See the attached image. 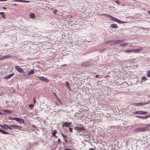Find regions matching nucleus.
I'll return each instance as SVG.
<instances>
[{"label":"nucleus","instance_id":"f257e3e1","mask_svg":"<svg viewBox=\"0 0 150 150\" xmlns=\"http://www.w3.org/2000/svg\"><path fill=\"white\" fill-rule=\"evenodd\" d=\"M147 130L146 127H139L136 128L134 129V131L135 132H143Z\"/></svg>","mask_w":150,"mask_h":150},{"label":"nucleus","instance_id":"f03ea898","mask_svg":"<svg viewBox=\"0 0 150 150\" xmlns=\"http://www.w3.org/2000/svg\"><path fill=\"white\" fill-rule=\"evenodd\" d=\"M149 103V102L146 103H133L131 104V105L135 106H141L143 105H146Z\"/></svg>","mask_w":150,"mask_h":150},{"label":"nucleus","instance_id":"7ed1b4c3","mask_svg":"<svg viewBox=\"0 0 150 150\" xmlns=\"http://www.w3.org/2000/svg\"><path fill=\"white\" fill-rule=\"evenodd\" d=\"M75 130L78 132H81L82 131H85L86 129L83 127H76L75 128Z\"/></svg>","mask_w":150,"mask_h":150},{"label":"nucleus","instance_id":"20e7f679","mask_svg":"<svg viewBox=\"0 0 150 150\" xmlns=\"http://www.w3.org/2000/svg\"><path fill=\"white\" fill-rule=\"evenodd\" d=\"M147 113V112L145 111H135V112H133V113L135 114H146Z\"/></svg>","mask_w":150,"mask_h":150},{"label":"nucleus","instance_id":"39448f33","mask_svg":"<svg viewBox=\"0 0 150 150\" xmlns=\"http://www.w3.org/2000/svg\"><path fill=\"white\" fill-rule=\"evenodd\" d=\"M38 78L40 80L43 81L45 82H49V80L44 77L38 76Z\"/></svg>","mask_w":150,"mask_h":150},{"label":"nucleus","instance_id":"423d86ee","mask_svg":"<svg viewBox=\"0 0 150 150\" xmlns=\"http://www.w3.org/2000/svg\"><path fill=\"white\" fill-rule=\"evenodd\" d=\"M105 44H110V45H113L115 44V40H109L105 42Z\"/></svg>","mask_w":150,"mask_h":150},{"label":"nucleus","instance_id":"0eeeda50","mask_svg":"<svg viewBox=\"0 0 150 150\" xmlns=\"http://www.w3.org/2000/svg\"><path fill=\"white\" fill-rule=\"evenodd\" d=\"M14 75V73L8 74V76H4L3 78L5 79H9Z\"/></svg>","mask_w":150,"mask_h":150},{"label":"nucleus","instance_id":"6e6552de","mask_svg":"<svg viewBox=\"0 0 150 150\" xmlns=\"http://www.w3.org/2000/svg\"><path fill=\"white\" fill-rule=\"evenodd\" d=\"M71 122H65L63 124L62 126L63 127H68L70 126L71 125Z\"/></svg>","mask_w":150,"mask_h":150},{"label":"nucleus","instance_id":"1a4fd4ad","mask_svg":"<svg viewBox=\"0 0 150 150\" xmlns=\"http://www.w3.org/2000/svg\"><path fill=\"white\" fill-rule=\"evenodd\" d=\"M16 69L19 72L23 73V70L22 69L20 68L19 66H16Z\"/></svg>","mask_w":150,"mask_h":150},{"label":"nucleus","instance_id":"9d476101","mask_svg":"<svg viewBox=\"0 0 150 150\" xmlns=\"http://www.w3.org/2000/svg\"><path fill=\"white\" fill-rule=\"evenodd\" d=\"M136 117L138 118L142 119H145L146 118H148L150 117V115H147L146 116H145L144 117H142L139 116H137Z\"/></svg>","mask_w":150,"mask_h":150},{"label":"nucleus","instance_id":"9b49d317","mask_svg":"<svg viewBox=\"0 0 150 150\" xmlns=\"http://www.w3.org/2000/svg\"><path fill=\"white\" fill-rule=\"evenodd\" d=\"M91 64L90 62H86L83 63L81 64V66H90L91 65Z\"/></svg>","mask_w":150,"mask_h":150},{"label":"nucleus","instance_id":"f8f14e48","mask_svg":"<svg viewBox=\"0 0 150 150\" xmlns=\"http://www.w3.org/2000/svg\"><path fill=\"white\" fill-rule=\"evenodd\" d=\"M124 40H118L116 41L115 40V44H117L118 43H120L122 42H124Z\"/></svg>","mask_w":150,"mask_h":150},{"label":"nucleus","instance_id":"ddd939ff","mask_svg":"<svg viewBox=\"0 0 150 150\" xmlns=\"http://www.w3.org/2000/svg\"><path fill=\"white\" fill-rule=\"evenodd\" d=\"M13 1H16V2H26V3L29 2V1L23 0H14Z\"/></svg>","mask_w":150,"mask_h":150},{"label":"nucleus","instance_id":"4468645a","mask_svg":"<svg viewBox=\"0 0 150 150\" xmlns=\"http://www.w3.org/2000/svg\"><path fill=\"white\" fill-rule=\"evenodd\" d=\"M110 18L111 19V21H115L117 22L118 19H117V18H115L114 17L111 16Z\"/></svg>","mask_w":150,"mask_h":150},{"label":"nucleus","instance_id":"2eb2a0df","mask_svg":"<svg viewBox=\"0 0 150 150\" xmlns=\"http://www.w3.org/2000/svg\"><path fill=\"white\" fill-rule=\"evenodd\" d=\"M13 127L15 129H20L21 128V126L16 125H13Z\"/></svg>","mask_w":150,"mask_h":150},{"label":"nucleus","instance_id":"dca6fc26","mask_svg":"<svg viewBox=\"0 0 150 150\" xmlns=\"http://www.w3.org/2000/svg\"><path fill=\"white\" fill-rule=\"evenodd\" d=\"M111 27L115 28H118V26L116 24H112L110 25Z\"/></svg>","mask_w":150,"mask_h":150},{"label":"nucleus","instance_id":"f3484780","mask_svg":"<svg viewBox=\"0 0 150 150\" xmlns=\"http://www.w3.org/2000/svg\"><path fill=\"white\" fill-rule=\"evenodd\" d=\"M29 16L31 18H33L35 17V15L33 13H29Z\"/></svg>","mask_w":150,"mask_h":150},{"label":"nucleus","instance_id":"a211bd4d","mask_svg":"<svg viewBox=\"0 0 150 150\" xmlns=\"http://www.w3.org/2000/svg\"><path fill=\"white\" fill-rule=\"evenodd\" d=\"M11 56L9 54H8L7 55L5 56L2 57V58L3 59H5L10 58V57H11Z\"/></svg>","mask_w":150,"mask_h":150},{"label":"nucleus","instance_id":"6ab92c4d","mask_svg":"<svg viewBox=\"0 0 150 150\" xmlns=\"http://www.w3.org/2000/svg\"><path fill=\"white\" fill-rule=\"evenodd\" d=\"M0 14L1 15L2 17L3 18H6V16L5 14H4V13L3 12H0Z\"/></svg>","mask_w":150,"mask_h":150},{"label":"nucleus","instance_id":"aec40b11","mask_svg":"<svg viewBox=\"0 0 150 150\" xmlns=\"http://www.w3.org/2000/svg\"><path fill=\"white\" fill-rule=\"evenodd\" d=\"M143 49V48L141 47L140 49H135V53H137L140 52Z\"/></svg>","mask_w":150,"mask_h":150},{"label":"nucleus","instance_id":"412c9836","mask_svg":"<svg viewBox=\"0 0 150 150\" xmlns=\"http://www.w3.org/2000/svg\"><path fill=\"white\" fill-rule=\"evenodd\" d=\"M146 76L148 77H150V70H148L146 71Z\"/></svg>","mask_w":150,"mask_h":150},{"label":"nucleus","instance_id":"4be33fe9","mask_svg":"<svg viewBox=\"0 0 150 150\" xmlns=\"http://www.w3.org/2000/svg\"><path fill=\"white\" fill-rule=\"evenodd\" d=\"M57 133V131L56 130H54L52 131V133L53 137L55 136V134L56 133Z\"/></svg>","mask_w":150,"mask_h":150},{"label":"nucleus","instance_id":"5701e85b","mask_svg":"<svg viewBox=\"0 0 150 150\" xmlns=\"http://www.w3.org/2000/svg\"><path fill=\"white\" fill-rule=\"evenodd\" d=\"M34 71L33 70L31 69L28 72V75L30 76L31 74H33L34 73Z\"/></svg>","mask_w":150,"mask_h":150},{"label":"nucleus","instance_id":"b1692460","mask_svg":"<svg viewBox=\"0 0 150 150\" xmlns=\"http://www.w3.org/2000/svg\"><path fill=\"white\" fill-rule=\"evenodd\" d=\"M2 111H4V112H6L8 113H11L12 112L11 111H10L6 110H2Z\"/></svg>","mask_w":150,"mask_h":150},{"label":"nucleus","instance_id":"393cba45","mask_svg":"<svg viewBox=\"0 0 150 150\" xmlns=\"http://www.w3.org/2000/svg\"><path fill=\"white\" fill-rule=\"evenodd\" d=\"M19 120H19V121L18 122L20 123H25L24 120L23 119L20 118Z\"/></svg>","mask_w":150,"mask_h":150},{"label":"nucleus","instance_id":"a878e982","mask_svg":"<svg viewBox=\"0 0 150 150\" xmlns=\"http://www.w3.org/2000/svg\"><path fill=\"white\" fill-rule=\"evenodd\" d=\"M1 132L2 133L4 134H9L8 132L3 130H1Z\"/></svg>","mask_w":150,"mask_h":150},{"label":"nucleus","instance_id":"bb28decb","mask_svg":"<svg viewBox=\"0 0 150 150\" xmlns=\"http://www.w3.org/2000/svg\"><path fill=\"white\" fill-rule=\"evenodd\" d=\"M117 22L120 24H123L125 23L126 22L124 21H121L118 19Z\"/></svg>","mask_w":150,"mask_h":150},{"label":"nucleus","instance_id":"cd10ccee","mask_svg":"<svg viewBox=\"0 0 150 150\" xmlns=\"http://www.w3.org/2000/svg\"><path fill=\"white\" fill-rule=\"evenodd\" d=\"M128 44L127 43H123L120 44V46H124L127 45Z\"/></svg>","mask_w":150,"mask_h":150},{"label":"nucleus","instance_id":"c85d7f7f","mask_svg":"<svg viewBox=\"0 0 150 150\" xmlns=\"http://www.w3.org/2000/svg\"><path fill=\"white\" fill-rule=\"evenodd\" d=\"M141 79L143 81H146L147 79L146 77H142L141 78Z\"/></svg>","mask_w":150,"mask_h":150},{"label":"nucleus","instance_id":"c756f323","mask_svg":"<svg viewBox=\"0 0 150 150\" xmlns=\"http://www.w3.org/2000/svg\"><path fill=\"white\" fill-rule=\"evenodd\" d=\"M4 125L5 127H7L9 129H10V130L12 129V128H11L10 127L8 126L7 124H4Z\"/></svg>","mask_w":150,"mask_h":150},{"label":"nucleus","instance_id":"7c9ffc66","mask_svg":"<svg viewBox=\"0 0 150 150\" xmlns=\"http://www.w3.org/2000/svg\"><path fill=\"white\" fill-rule=\"evenodd\" d=\"M105 50V49H101L99 50L98 52H102Z\"/></svg>","mask_w":150,"mask_h":150},{"label":"nucleus","instance_id":"2f4dec72","mask_svg":"<svg viewBox=\"0 0 150 150\" xmlns=\"http://www.w3.org/2000/svg\"><path fill=\"white\" fill-rule=\"evenodd\" d=\"M132 49L131 50H127L125 51V52L126 53H128V52H132Z\"/></svg>","mask_w":150,"mask_h":150},{"label":"nucleus","instance_id":"473e14b6","mask_svg":"<svg viewBox=\"0 0 150 150\" xmlns=\"http://www.w3.org/2000/svg\"><path fill=\"white\" fill-rule=\"evenodd\" d=\"M62 136L64 138L67 137V136L66 135L63 134V132L61 133Z\"/></svg>","mask_w":150,"mask_h":150},{"label":"nucleus","instance_id":"72a5a7b5","mask_svg":"<svg viewBox=\"0 0 150 150\" xmlns=\"http://www.w3.org/2000/svg\"><path fill=\"white\" fill-rule=\"evenodd\" d=\"M0 127L4 129L7 130V129L6 128L1 125H0Z\"/></svg>","mask_w":150,"mask_h":150},{"label":"nucleus","instance_id":"f704fd0d","mask_svg":"<svg viewBox=\"0 0 150 150\" xmlns=\"http://www.w3.org/2000/svg\"><path fill=\"white\" fill-rule=\"evenodd\" d=\"M8 119L9 120H15V117H8Z\"/></svg>","mask_w":150,"mask_h":150},{"label":"nucleus","instance_id":"c9c22d12","mask_svg":"<svg viewBox=\"0 0 150 150\" xmlns=\"http://www.w3.org/2000/svg\"><path fill=\"white\" fill-rule=\"evenodd\" d=\"M20 118H19V117H15V120L16 121L18 122L19 121V120H20L19 119H20Z\"/></svg>","mask_w":150,"mask_h":150},{"label":"nucleus","instance_id":"e433bc0d","mask_svg":"<svg viewBox=\"0 0 150 150\" xmlns=\"http://www.w3.org/2000/svg\"><path fill=\"white\" fill-rule=\"evenodd\" d=\"M29 107L30 108H32L34 106V105L33 104H31L28 105Z\"/></svg>","mask_w":150,"mask_h":150},{"label":"nucleus","instance_id":"4c0bfd02","mask_svg":"<svg viewBox=\"0 0 150 150\" xmlns=\"http://www.w3.org/2000/svg\"><path fill=\"white\" fill-rule=\"evenodd\" d=\"M66 85H67V87L68 88H69V83H68V82H66Z\"/></svg>","mask_w":150,"mask_h":150},{"label":"nucleus","instance_id":"58836bf2","mask_svg":"<svg viewBox=\"0 0 150 150\" xmlns=\"http://www.w3.org/2000/svg\"><path fill=\"white\" fill-rule=\"evenodd\" d=\"M105 16H106L107 17H109V18H110L111 16L110 15H109L108 14H105Z\"/></svg>","mask_w":150,"mask_h":150},{"label":"nucleus","instance_id":"ea45409f","mask_svg":"<svg viewBox=\"0 0 150 150\" xmlns=\"http://www.w3.org/2000/svg\"><path fill=\"white\" fill-rule=\"evenodd\" d=\"M69 131L70 132L72 133L73 132L72 129L70 127H69Z\"/></svg>","mask_w":150,"mask_h":150},{"label":"nucleus","instance_id":"a19ab883","mask_svg":"<svg viewBox=\"0 0 150 150\" xmlns=\"http://www.w3.org/2000/svg\"><path fill=\"white\" fill-rule=\"evenodd\" d=\"M88 150H96V149L95 148H91Z\"/></svg>","mask_w":150,"mask_h":150},{"label":"nucleus","instance_id":"79ce46f5","mask_svg":"<svg viewBox=\"0 0 150 150\" xmlns=\"http://www.w3.org/2000/svg\"><path fill=\"white\" fill-rule=\"evenodd\" d=\"M57 11V10H56V9H54L53 12V13L55 14H56V11Z\"/></svg>","mask_w":150,"mask_h":150},{"label":"nucleus","instance_id":"37998d69","mask_svg":"<svg viewBox=\"0 0 150 150\" xmlns=\"http://www.w3.org/2000/svg\"><path fill=\"white\" fill-rule=\"evenodd\" d=\"M57 141H58V143H59L60 144H61L60 139H58Z\"/></svg>","mask_w":150,"mask_h":150},{"label":"nucleus","instance_id":"c03bdc74","mask_svg":"<svg viewBox=\"0 0 150 150\" xmlns=\"http://www.w3.org/2000/svg\"><path fill=\"white\" fill-rule=\"evenodd\" d=\"M33 103L35 104L36 103V101L35 98H33Z\"/></svg>","mask_w":150,"mask_h":150},{"label":"nucleus","instance_id":"a18cd8bd","mask_svg":"<svg viewBox=\"0 0 150 150\" xmlns=\"http://www.w3.org/2000/svg\"><path fill=\"white\" fill-rule=\"evenodd\" d=\"M132 52H134L135 53V49H132Z\"/></svg>","mask_w":150,"mask_h":150},{"label":"nucleus","instance_id":"49530a36","mask_svg":"<svg viewBox=\"0 0 150 150\" xmlns=\"http://www.w3.org/2000/svg\"><path fill=\"white\" fill-rule=\"evenodd\" d=\"M54 95H55V96L57 98V99H58V100L59 101V100L58 99V98L57 95L56 94H55Z\"/></svg>","mask_w":150,"mask_h":150},{"label":"nucleus","instance_id":"de8ad7c7","mask_svg":"<svg viewBox=\"0 0 150 150\" xmlns=\"http://www.w3.org/2000/svg\"><path fill=\"white\" fill-rule=\"evenodd\" d=\"M116 3H117V4H119V3H120V1H116Z\"/></svg>","mask_w":150,"mask_h":150},{"label":"nucleus","instance_id":"09e8293b","mask_svg":"<svg viewBox=\"0 0 150 150\" xmlns=\"http://www.w3.org/2000/svg\"><path fill=\"white\" fill-rule=\"evenodd\" d=\"M65 150H73V149H65Z\"/></svg>","mask_w":150,"mask_h":150},{"label":"nucleus","instance_id":"8fccbe9b","mask_svg":"<svg viewBox=\"0 0 150 150\" xmlns=\"http://www.w3.org/2000/svg\"><path fill=\"white\" fill-rule=\"evenodd\" d=\"M148 13L150 15V11H148Z\"/></svg>","mask_w":150,"mask_h":150},{"label":"nucleus","instance_id":"3c124183","mask_svg":"<svg viewBox=\"0 0 150 150\" xmlns=\"http://www.w3.org/2000/svg\"><path fill=\"white\" fill-rule=\"evenodd\" d=\"M99 76V75H96L95 77L96 78H98V77Z\"/></svg>","mask_w":150,"mask_h":150},{"label":"nucleus","instance_id":"603ef678","mask_svg":"<svg viewBox=\"0 0 150 150\" xmlns=\"http://www.w3.org/2000/svg\"><path fill=\"white\" fill-rule=\"evenodd\" d=\"M150 127V124H149V125H147L146 126V127Z\"/></svg>","mask_w":150,"mask_h":150},{"label":"nucleus","instance_id":"864d4df0","mask_svg":"<svg viewBox=\"0 0 150 150\" xmlns=\"http://www.w3.org/2000/svg\"><path fill=\"white\" fill-rule=\"evenodd\" d=\"M7 0H0V1H6Z\"/></svg>","mask_w":150,"mask_h":150},{"label":"nucleus","instance_id":"5fc2aeb1","mask_svg":"<svg viewBox=\"0 0 150 150\" xmlns=\"http://www.w3.org/2000/svg\"><path fill=\"white\" fill-rule=\"evenodd\" d=\"M2 8L4 9H6V8L5 7H4Z\"/></svg>","mask_w":150,"mask_h":150},{"label":"nucleus","instance_id":"6e6d98bb","mask_svg":"<svg viewBox=\"0 0 150 150\" xmlns=\"http://www.w3.org/2000/svg\"><path fill=\"white\" fill-rule=\"evenodd\" d=\"M13 5H14V6H16L17 5V4H13Z\"/></svg>","mask_w":150,"mask_h":150},{"label":"nucleus","instance_id":"4d7b16f0","mask_svg":"<svg viewBox=\"0 0 150 150\" xmlns=\"http://www.w3.org/2000/svg\"><path fill=\"white\" fill-rule=\"evenodd\" d=\"M13 125H10V127H13Z\"/></svg>","mask_w":150,"mask_h":150},{"label":"nucleus","instance_id":"13d9d810","mask_svg":"<svg viewBox=\"0 0 150 150\" xmlns=\"http://www.w3.org/2000/svg\"><path fill=\"white\" fill-rule=\"evenodd\" d=\"M55 103L56 105H58V104H57V103L55 102Z\"/></svg>","mask_w":150,"mask_h":150},{"label":"nucleus","instance_id":"bf43d9fd","mask_svg":"<svg viewBox=\"0 0 150 150\" xmlns=\"http://www.w3.org/2000/svg\"><path fill=\"white\" fill-rule=\"evenodd\" d=\"M2 59H3V58H2V57H1L0 58V60H2Z\"/></svg>","mask_w":150,"mask_h":150},{"label":"nucleus","instance_id":"052dcab7","mask_svg":"<svg viewBox=\"0 0 150 150\" xmlns=\"http://www.w3.org/2000/svg\"><path fill=\"white\" fill-rule=\"evenodd\" d=\"M64 140H65V141L66 142H67V139H64Z\"/></svg>","mask_w":150,"mask_h":150},{"label":"nucleus","instance_id":"680f3d73","mask_svg":"<svg viewBox=\"0 0 150 150\" xmlns=\"http://www.w3.org/2000/svg\"><path fill=\"white\" fill-rule=\"evenodd\" d=\"M3 115V114L1 112H0V115Z\"/></svg>","mask_w":150,"mask_h":150},{"label":"nucleus","instance_id":"e2e57ef3","mask_svg":"<svg viewBox=\"0 0 150 150\" xmlns=\"http://www.w3.org/2000/svg\"><path fill=\"white\" fill-rule=\"evenodd\" d=\"M105 14H102V15L103 16H105Z\"/></svg>","mask_w":150,"mask_h":150},{"label":"nucleus","instance_id":"0e129e2a","mask_svg":"<svg viewBox=\"0 0 150 150\" xmlns=\"http://www.w3.org/2000/svg\"><path fill=\"white\" fill-rule=\"evenodd\" d=\"M32 126H33V127H35V126L34 125H32Z\"/></svg>","mask_w":150,"mask_h":150},{"label":"nucleus","instance_id":"69168bd1","mask_svg":"<svg viewBox=\"0 0 150 150\" xmlns=\"http://www.w3.org/2000/svg\"><path fill=\"white\" fill-rule=\"evenodd\" d=\"M62 66H66V65L65 64L64 65L63 64V65H62Z\"/></svg>","mask_w":150,"mask_h":150},{"label":"nucleus","instance_id":"338daca9","mask_svg":"<svg viewBox=\"0 0 150 150\" xmlns=\"http://www.w3.org/2000/svg\"><path fill=\"white\" fill-rule=\"evenodd\" d=\"M1 129H0V132H1Z\"/></svg>","mask_w":150,"mask_h":150},{"label":"nucleus","instance_id":"774afa93","mask_svg":"<svg viewBox=\"0 0 150 150\" xmlns=\"http://www.w3.org/2000/svg\"><path fill=\"white\" fill-rule=\"evenodd\" d=\"M142 29H143V30H144V28H142Z\"/></svg>","mask_w":150,"mask_h":150}]
</instances>
